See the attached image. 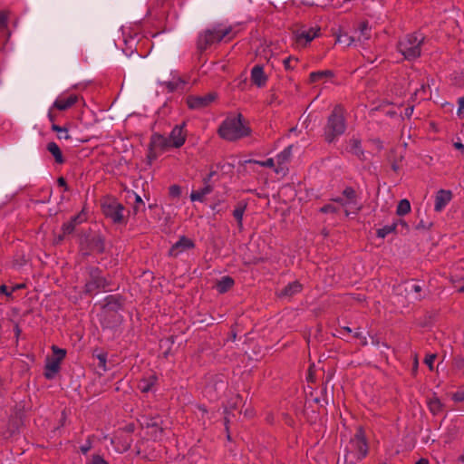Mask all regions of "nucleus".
Instances as JSON below:
<instances>
[{"label":"nucleus","mask_w":464,"mask_h":464,"mask_svg":"<svg viewBox=\"0 0 464 464\" xmlns=\"http://www.w3.org/2000/svg\"><path fill=\"white\" fill-rule=\"evenodd\" d=\"M195 246L194 242L186 237H181L178 242H176L169 249V256L176 257L181 253L192 249Z\"/></svg>","instance_id":"obj_10"},{"label":"nucleus","mask_w":464,"mask_h":464,"mask_svg":"<svg viewBox=\"0 0 464 464\" xmlns=\"http://www.w3.org/2000/svg\"><path fill=\"white\" fill-rule=\"evenodd\" d=\"M107 285L108 283L106 279L101 276V271L97 268H92L90 270V279L85 284V292L92 295L100 289L104 290Z\"/></svg>","instance_id":"obj_8"},{"label":"nucleus","mask_w":464,"mask_h":464,"mask_svg":"<svg viewBox=\"0 0 464 464\" xmlns=\"http://www.w3.org/2000/svg\"><path fill=\"white\" fill-rule=\"evenodd\" d=\"M454 147L464 152V145L460 142L454 143Z\"/></svg>","instance_id":"obj_54"},{"label":"nucleus","mask_w":464,"mask_h":464,"mask_svg":"<svg viewBox=\"0 0 464 464\" xmlns=\"http://www.w3.org/2000/svg\"><path fill=\"white\" fill-rule=\"evenodd\" d=\"M455 367L461 370L464 367V360L462 358H458L455 360Z\"/></svg>","instance_id":"obj_49"},{"label":"nucleus","mask_w":464,"mask_h":464,"mask_svg":"<svg viewBox=\"0 0 464 464\" xmlns=\"http://www.w3.org/2000/svg\"><path fill=\"white\" fill-rule=\"evenodd\" d=\"M83 218L82 215H78L72 218L69 222L63 226V235H69L73 232L76 224L82 222Z\"/></svg>","instance_id":"obj_24"},{"label":"nucleus","mask_w":464,"mask_h":464,"mask_svg":"<svg viewBox=\"0 0 464 464\" xmlns=\"http://www.w3.org/2000/svg\"><path fill=\"white\" fill-rule=\"evenodd\" d=\"M6 24V15L4 13L0 14V28H4Z\"/></svg>","instance_id":"obj_51"},{"label":"nucleus","mask_w":464,"mask_h":464,"mask_svg":"<svg viewBox=\"0 0 464 464\" xmlns=\"http://www.w3.org/2000/svg\"><path fill=\"white\" fill-rule=\"evenodd\" d=\"M319 29L309 28L301 29L295 33V39L297 44H307L314 40L318 34Z\"/></svg>","instance_id":"obj_15"},{"label":"nucleus","mask_w":464,"mask_h":464,"mask_svg":"<svg viewBox=\"0 0 464 464\" xmlns=\"http://www.w3.org/2000/svg\"><path fill=\"white\" fill-rule=\"evenodd\" d=\"M234 285V279L228 276H222L216 284L218 293L224 294Z\"/></svg>","instance_id":"obj_20"},{"label":"nucleus","mask_w":464,"mask_h":464,"mask_svg":"<svg viewBox=\"0 0 464 464\" xmlns=\"http://www.w3.org/2000/svg\"><path fill=\"white\" fill-rule=\"evenodd\" d=\"M415 464H429V460L427 459H420Z\"/></svg>","instance_id":"obj_57"},{"label":"nucleus","mask_w":464,"mask_h":464,"mask_svg":"<svg viewBox=\"0 0 464 464\" xmlns=\"http://www.w3.org/2000/svg\"><path fill=\"white\" fill-rule=\"evenodd\" d=\"M92 464H109L102 456L94 455L92 457Z\"/></svg>","instance_id":"obj_46"},{"label":"nucleus","mask_w":464,"mask_h":464,"mask_svg":"<svg viewBox=\"0 0 464 464\" xmlns=\"http://www.w3.org/2000/svg\"><path fill=\"white\" fill-rule=\"evenodd\" d=\"M204 187L198 190H194L190 194L191 201H204L205 197L210 194L213 190L212 186L209 183V178L204 179Z\"/></svg>","instance_id":"obj_16"},{"label":"nucleus","mask_w":464,"mask_h":464,"mask_svg":"<svg viewBox=\"0 0 464 464\" xmlns=\"http://www.w3.org/2000/svg\"><path fill=\"white\" fill-rule=\"evenodd\" d=\"M133 197H134V201H135L133 210L135 213H137L140 210H141V208L144 207V202H143L142 198H140V196H139L138 194L133 193Z\"/></svg>","instance_id":"obj_36"},{"label":"nucleus","mask_w":464,"mask_h":464,"mask_svg":"<svg viewBox=\"0 0 464 464\" xmlns=\"http://www.w3.org/2000/svg\"><path fill=\"white\" fill-rule=\"evenodd\" d=\"M348 449L358 459H362L366 456L368 446L362 429H359L354 437L350 440Z\"/></svg>","instance_id":"obj_6"},{"label":"nucleus","mask_w":464,"mask_h":464,"mask_svg":"<svg viewBox=\"0 0 464 464\" xmlns=\"http://www.w3.org/2000/svg\"><path fill=\"white\" fill-rule=\"evenodd\" d=\"M57 181H58L59 186L66 188V181L63 177H60Z\"/></svg>","instance_id":"obj_55"},{"label":"nucleus","mask_w":464,"mask_h":464,"mask_svg":"<svg viewBox=\"0 0 464 464\" xmlns=\"http://www.w3.org/2000/svg\"><path fill=\"white\" fill-rule=\"evenodd\" d=\"M93 246L92 248L97 250L98 252H102L103 250V243L101 237H94L92 239Z\"/></svg>","instance_id":"obj_41"},{"label":"nucleus","mask_w":464,"mask_h":464,"mask_svg":"<svg viewBox=\"0 0 464 464\" xmlns=\"http://www.w3.org/2000/svg\"><path fill=\"white\" fill-rule=\"evenodd\" d=\"M424 37L420 34H407L398 44L399 52L407 60H414L420 55V46Z\"/></svg>","instance_id":"obj_4"},{"label":"nucleus","mask_w":464,"mask_h":464,"mask_svg":"<svg viewBox=\"0 0 464 464\" xmlns=\"http://www.w3.org/2000/svg\"><path fill=\"white\" fill-rule=\"evenodd\" d=\"M98 359H99V362H100L99 366L102 367L105 370L106 355L105 354H99L98 355Z\"/></svg>","instance_id":"obj_48"},{"label":"nucleus","mask_w":464,"mask_h":464,"mask_svg":"<svg viewBox=\"0 0 464 464\" xmlns=\"http://www.w3.org/2000/svg\"><path fill=\"white\" fill-rule=\"evenodd\" d=\"M218 98L215 92L204 95H190L187 98V104L191 110H203L210 106Z\"/></svg>","instance_id":"obj_7"},{"label":"nucleus","mask_w":464,"mask_h":464,"mask_svg":"<svg viewBox=\"0 0 464 464\" xmlns=\"http://www.w3.org/2000/svg\"><path fill=\"white\" fill-rule=\"evenodd\" d=\"M0 292H1V293H3V294H5V295H7V296H11V295H12V292H8V290H7V286H6V285H2L0 286Z\"/></svg>","instance_id":"obj_52"},{"label":"nucleus","mask_w":464,"mask_h":464,"mask_svg":"<svg viewBox=\"0 0 464 464\" xmlns=\"http://www.w3.org/2000/svg\"><path fill=\"white\" fill-rule=\"evenodd\" d=\"M351 151L358 157H361L362 150L361 149V142L358 140H352L350 141Z\"/></svg>","instance_id":"obj_34"},{"label":"nucleus","mask_w":464,"mask_h":464,"mask_svg":"<svg viewBox=\"0 0 464 464\" xmlns=\"http://www.w3.org/2000/svg\"><path fill=\"white\" fill-rule=\"evenodd\" d=\"M102 210L107 218H110L113 222L120 223L123 220L124 208L121 204L116 201H110L102 205Z\"/></svg>","instance_id":"obj_9"},{"label":"nucleus","mask_w":464,"mask_h":464,"mask_svg":"<svg viewBox=\"0 0 464 464\" xmlns=\"http://www.w3.org/2000/svg\"><path fill=\"white\" fill-rule=\"evenodd\" d=\"M418 227H425V225L422 221L418 225Z\"/></svg>","instance_id":"obj_62"},{"label":"nucleus","mask_w":464,"mask_h":464,"mask_svg":"<svg viewBox=\"0 0 464 464\" xmlns=\"http://www.w3.org/2000/svg\"><path fill=\"white\" fill-rule=\"evenodd\" d=\"M149 427H158V422L156 420H151V422L147 424Z\"/></svg>","instance_id":"obj_58"},{"label":"nucleus","mask_w":464,"mask_h":464,"mask_svg":"<svg viewBox=\"0 0 464 464\" xmlns=\"http://www.w3.org/2000/svg\"><path fill=\"white\" fill-rule=\"evenodd\" d=\"M60 363H61V361H59V359H55L53 357H51V358L48 357L46 359V363H45L44 376L49 380L53 379L60 370Z\"/></svg>","instance_id":"obj_19"},{"label":"nucleus","mask_w":464,"mask_h":464,"mask_svg":"<svg viewBox=\"0 0 464 464\" xmlns=\"http://www.w3.org/2000/svg\"><path fill=\"white\" fill-rule=\"evenodd\" d=\"M343 333L350 334V333H352V330H351V328H349V327H343V328L340 331V334H341L342 335H344V334H343Z\"/></svg>","instance_id":"obj_56"},{"label":"nucleus","mask_w":464,"mask_h":464,"mask_svg":"<svg viewBox=\"0 0 464 464\" xmlns=\"http://www.w3.org/2000/svg\"><path fill=\"white\" fill-rule=\"evenodd\" d=\"M246 203L245 202H239L236 208L234 209L233 211V216L234 218H236V220L237 221V224H238V227L241 228L243 224H242V220H243V216L245 214V211H246Z\"/></svg>","instance_id":"obj_26"},{"label":"nucleus","mask_w":464,"mask_h":464,"mask_svg":"<svg viewBox=\"0 0 464 464\" xmlns=\"http://www.w3.org/2000/svg\"><path fill=\"white\" fill-rule=\"evenodd\" d=\"M354 337H356V338H360V337H361V333H360V332H356V333L354 334Z\"/></svg>","instance_id":"obj_61"},{"label":"nucleus","mask_w":464,"mask_h":464,"mask_svg":"<svg viewBox=\"0 0 464 464\" xmlns=\"http://www.w3.org/2000/svg\"><path fill=\"white\" fill-rule=\"evenodd\" d=\"M429 409L433 414H438L442 410V403L437 397H432L428 401Z\"/></svg>","instance_id":"obj_27"},{"label":"nucleus","mask_w":464,"mask_h":464,"mask_svg":"<svg viewBox=\"0 0 464 464\" xmlns=\"http://www.w3.org/2000/svg\"><path fill=\"white\" fill-rule=\"evenodd\" d=\"M320 211L323 213H335L338 211V208L333 204H328L321 208Z\"/></svg>","instance_id":"obj_42"},{"label":"nucleus","mask_w":464,"mask_h":464,"mask_svg":"<svg viewBox=\"0 0 464 464\" xmlns=\"http://www.w3.org/2000/svg\"><path fill=\"white\" fill-rule=\"evenodd\" d=\"M180 187L178 185H172L169 187V194L172 197H179L180 195Z\"/></svg>","instance_id":"obj_43"},{"label":"nucleus","mask_w":464,"mask_h":464,"mask_svg":"<svg viewBox=\"0 0 464 464\" xmlns=\"http://www.w3.org/2000/svg\"><path fill=\"white\" fill-rule=\"evenodd\" d=\"M91 448H92V443H91L90 440H88L86 441V443L81 447V451L85 454L91 450Z\"/></svg>","instance_id":"obj_47"},{"label":"nucleus","mask_w":464,"mask_h":464,"mask_svg":"<svg viewBox=\"0 0 464 464\" xmlns=\"http://www.w3.org/2000/svg\"><path fill=\"white\" fill-rule=\"evenodd\" d=\"M464 110V96L460 97L459 99V109H458V114L459 115L462 111Z\"/></svg>","instance_id":"obj_50"},{"label":"nucleus","mask_w":464,"mask_h":464,"mask_svg":"<svg viewBox=\"0 0 464 464\" xmlns=\"http://www.w3.org/2000/svg\"><path fill=\"white\" fill-rule=\"evenodd\" d=\"M53 354H54V357L55 359H59V361L62 362V360L64 358L65 354H66V352L65 350L63 349H60L56 346H53Z\"/></svg>","instance_id":"obj_39"},{"label":"nucleus","mask_w":464,"mask_h":464,"mask_svg":"<svg viewBox=\"0 0 464 464\" xmlns=\"http://www.w3.org/2000/svg\"><path fill=\"white\" fill-rule=\"evenodd\" d=\"M452 193L450 190L440 189L437 192L435 197L434 209L440 212L451 200Z\"/></svg>","instance_id":"obj_13"},{"label":"nucleus","mask_w":464,"mask_h":464,"mask_svg":"<svg viewBox=\"0 0 464 464\" xmlns=\"http://www.w3.org/2000/svg\"><path fill=\"white\" fill-rule=\"evenodd\" d=\"M219 136L228 141H234L250 134V129L244 124L241 114L227 117L219 126Z\"/></svg>","instance_id":"obj_2"},{"label":"nucleus","mask_w":464,"mask_h":464,"mask_svg":"<svg viewBox=\"0 0 464 464\" xmlns=\"http://www.w3.org/2000/svg\"><path fill=\"white\" fill-rule=\"evenodd\" d=\"M429 91H430V85L429 83H422L420 88V89H417L415 92H414V97L416 99H420V100H426L428 99V93H429Z\"/></svg>","instance_id":"obj_30"},{"label":"nucleus","mask_w":464,"mask_h":464,"mask_svg":"<svg viewBox=\"0 0 464 464\" xmlns=\"http://www.w3.org/2000/svg\"><path fill=\"white\" fill-rule=\"evenodd\" d=\"M182 83H183V82L180 79H179V80L173 81V82H165L163 84H165L170 92H173V91L177 90L179 88V86L181 85Z\"/></svg>","instance_id":"obj_38"},{"label":"nucleus","mask_w":464,"mask_h":464,"mask_svg":"<svg viewBox=\"0 0 464 464\" xmlns=\"http://www.w3.org/2000/svg\"><path fill=\"white\" fill-rule=\"evenodd\" d=\"M297 61H298V59L295 58V57H293V56H289V57L285 58L283 61V63H284V66H285V70H292L293 69L292 63H297Z\"/></svg>","instance_id":"obj_40"},{"label":"nucleus","mask_w":464,"mask_h":464,"mask_svg":"<svg viewBox=\"0 0 464 464\" xmlns=\"http://www.w3.org/2000/svg\"><path fill=\"white\" fill-rule=\"evenodd\" d=\"M412 112H413V107L412 106L411 107H408V108L405 109V115L407 117H411Z\"/></svg>","instance_id":"obj_53"},{"label":"nucleus","mask_w":464,"mask_h":464,"mask_svg":"<svg viewBox=\"0 0 464 464\" xmlns=\"http://www.w3.org/2000/svg\"><path fill=\"white\" fill-rule=\"evenodd\" d=\"M171 147L169 138H166L160 134H154L150 140V149L152 150H164Z\"/></svg>","instance_id":"obj_18"},{"label":"nucleus","mask_w":464,"mask_h":464,"mask_svg":"<svg viewBox=\"0 0 464 464\" xmlns=\"http://www.w3.org/2000/svg\"><path fill=\"white\" fill-rule=\"evenodd\" d=\"M250 79L253 84H255L258 88H263L264 86H266L268 77L264 72V67L262 65L257 64L252 68Z\"/></svg>","instance_id":"obj_11"},{"label":"nucleus","mask_w":464,"mask_h":464,"mask_svg":"<svg viewBox=\"0 0 464 464\" xmlns=\"http://www.w3.org/2000/svg\"><path fill=\"white\" fill-rule=\"evenodd\" d=\"M47 150L54 157L57 163L61 164L64 161L62 151L55 142H49L47 144Z\"/></svg>","instance_id":"obj_25"},{"label":"nucleus","mask_w":464,"mask_h":464,"mask_svg":"<svg viewBox=\"0 0 464 464\" xmlns=\"http://www.w3.org/2000/svg\"><path fill=\"white\" fill-rule=\"evenodd\" d=\"M422 288L418 284H411L406 287V291H408L409 294H414L413 298L415 300H421L422 296L420 295Z\"/></svg>","instance_id":"obj_32"},{"label":"nucleus","mask_w":464,"mask_h":464,"mask_svg":"<svg viewBox=\"0 0 464 464\" xmlns=\"http://www.w3.org/2000/svg\"><path fill=\"white\" fill-rule=\"evenodd\" d=\"M396 227H397V223L393 222L391 225H386L383 227L379 228L377 230V237H379L381 238H384L387 235H389V234L392 233L393 231H395Z\"/></svg>","instance_id":"obj_31"},{"label":"nucleus","mask_w":464,"mask_h":464,"mask_svg":"<svg viewBox=\"0 0 464 464\" xmlns=\"http://www.w3.org/2000/svg\"><path fill=\"white\" fill-rule=\"evenodd\" d=\"M246 162L248 163H254V164H257L259 166H262V167H267V168H273L275 166V160L270 158V159H267L265 161H261V160H247Z\"/></svg>","instance_id":"obj_35"},{"label":"nucleus","mask_w":464,"mask_h":464,"mask_svg":"<svg viewBox=\"0 0 464 464\" xmlns=\"http://www.w3.org/2000/svg\"><path fill=\"white\" fill-rule=\"evenodd\" d=\"M52 130L58 133V139L70 140L71 136L68 133V130L64 127H60L56 124L52 125Z\"/></svg>","instance_id":"obj_33"},{"label":"nucleus","mask_w":464,"mask_h":464,"mask_svg":"<svg viewBox=\"0 0 464 464\" xmlns=\"http://www.w3.org/2000/svg\"><path fill=\"white\" fill-rule=\"evenodd\" d=\"M307 379H308L309 382H314V377H313L311 372L309 373Z\"/></svg>","instance_id":"obj_60"},{"label":"nucleus","mask_w":464,"mask_h":464,"mask_svg":"<svg viewBox=\"0 0 464 464\" xmlns=\"http://www.w3.org/2000/svg\"><path fill=\"white\" fill-rule=\"evenodd\" d=\"M302 285L298 281H294L288 284L284 289L281 291V296L291 297L297 293L301 292Z\"/></svg>","instance_id":"obj_21"},{"label":"nucleus","mask_w":464,"mask_h":464,"mask_svg":"<svg viewBox=\"0 0 464 464\" xmlns=\"http://www.w3.org/2000/svg\"><path fill=\"white\" fill-rule=\"evenodd\" d=\"M357 40L360 42H364L370 39L371 37V28L367 22H362L360 24L358 29Z\"/></svg>","instance_id":"obj_23"},{"label":"nucleus","mask_w":464,"mask_h":464,"mask_svg":"<svg viewBox=\"0 0 464 464\" xmlns=\"http://www.w3.org/2000/svg\"><path fill=\"white\" fill-rule=\"evenodd\" d=\"M334 75L332 71H318L310 73V82H315L324 77H332Z\"/></svg>","instance_id":"obj_29"},{"label":"nucleus","mask_w":464,"mask_h":464,"mask_svg":"<svg viewBox=\"0 0 464 464\" xmlns=\"http://www.w3.org/2000/svg\"><path fill=\"white\" fill-rule=\"evenodd\" d=\"M23 287H24V285H15V286H14V287H13L12 292H14V290H16V289L23 288Z\"/></svg>","instance_id":"obj_59"},{"label":"nucleus","mask_w":464,"mask_h":464,"mask_svg":"<svg viewBox=\"0 0 464 464\" xmlns=\"http://www.w3.org/2000/svg\"><path fill=\"white\" fill-rule=\"evenodd\" d=\"M186 140V136L183 132V126L177 125L175 126L169 137V143L171 147L179 148L181 147Z\"/></svg>","instance_id":"obj_14"},{"label":"nucleus","mask_w":464,"mask_h":464,"mask_svg":"<svg viewBox=\"0 0 464 464\" xmlns=\"http://www.w3.org/2000/svg\"><path fill=\"white\" fill-rule=\"evenodd\" d=\"M336 41L340 44H343L349 46L354 41V38L352 36H349L347 34H341V35L337 36Z\"/></svg>","instance_id":"obj_37"},{"label":"nucleus","mask_w":464,"mask_h":464,"mask_svg":"<svg viewBox=\"0 0 464 464\" xmlns=\"http://www.w3.org/2000/svg\"><path fill=\"white\" fill-rule=\"evenodd\" d=\"M79 100L78 95L71 94L68 97H59L53 102V107L59 111H65L73 106Z\"/></svg>","instance_id":"obj_17"},{"label":"nucleus","mask_w":464,"mask_h":464,"mask_svg":"<svg viewBox=\"0 0 464 464\" xmlns=\"http://www.w3.org/2000/svg\"><path fill=\"white\" fill-rule=\"evenodd\" d=\"M232 26H224L221 24H215L200 32L197 40V49L202 53L211 45L221 42L224 38L232 39L235 36Z\"/></svg>","instance_id":"obj_1"},{"label":"nucleus","mask_w":464,"mask_h":464,"mask_svg":"<svg viewBox=\"0 0 464 464\" xmlns=\"http://www.w3.org/2000/svg\"><path fill=\"white\" fill-rule=\"evenodd\" d=\"M459 292L464 293V286H461V287L459 289Z\"/></svg>","instance_id":"obj_64"},{"label":"nucleus","mask_w":464,"mask_h":464,"mask_svg":"<svg viewBox=\"0 0 464 464\" xmlns=\"http://www.w3.org/2000/svg\"><path fill=\"white\" fill-rule=\"evenodd\" d=\"M334 201L345 208L346 216H348L350 212L356 213L361 209L357 195L352 188H346L343 192V197L335 198Z\"/></svg>","instance_id":"obj_5"},{"label":"nucleus","mask_w":464,"mask_h":464,"mask_svg":"<svg viewBox=\"0 0 464 464\" xmlns=\"http://www.w3.org/2000/svg\"><path fill=\"white\" fill-rule=\"evenodd\" d=\"M292 149L293 146L289 145L286 147L283 151H281L276 156V164L277 167L275 169V171L276 173H285V165L289 162L291 156H292Z\"/></svg>","instance_id":"obj_12"},{"label":"nucleus","mask_w":464,"mask_h":464,"mask_svg":"<svg viewBox=\"0 0 464 464\" xmlns=\"http://www.w3.org/2000/svg\"><path fill=\"white\" fill-rule=\"evenodd\" d=\"M49 119H50V121H54V118H53V116L51 113H49Z\"/></svg>","instance_id":"obj_63"},{"label":"nucleus","mask_w":464,"mask_h":464,"mask_svg":"<svg viewBox=\"0 0 464 464\" xmlns=\"http://www.w3.org/2000/svg\"><path fill=\"white\" fill-rule=\"evenodd\" d=\"M344 111L341 105H336L324 127V139L328 143H332L335 139L344 133L346 125L343 115Z\"/></svg>","instance_id":"obj_3"},{"label":"nucleus","mask_w":464,"mask_h":464,"mask_svg":"<svg viewBox=\"0 0 464 464\" xmlns=\"http://www.w3.org/2000/svg\"><path fill=\"white\" fill-rule=\"evenodd\" d=\"M411 211V204L408 199H401L398 203L396 214L398 216H404Z\"/></svg>","instance_id":"obj_28"},{"label":"nucleus","mask_w":464,"mask_h":464,"mask_svg":"<svg viewBox=\"0 0 464 464\" xmlns=\"http://www.w3.org/2000/svg\"><path fill=\"white\" fill-rule=\"evenodd\" d=\"M435 358H436V354H430V355H427L425 358L424 362L429 366L430 370L433 369L432 365H433Z\"/></svg>","instance_id":"obj_45"},{"label":"nucleus","mask_w":464,"mask_h":464,"mask_svg":"<svg viewBox=\"0 0 464 464\" xmlns=\"http://www.w3.org/2000/svg\"><path fill=\"white\" fill-rule=\"evenodd\" d=\"M156 382H157V377L154 375H151L148 378L140 380L138 387L141 392H148L152 389V387L154 386Z\"/></svg>","instance_id":"obj_22"},{"label":"nucleus","mask_w":464,"mask_h":464,"mask_svg":"<svg viewBox=\"0 0 464 464\" xmlns=\"http://www.w3.org/2000/svg\"><path fill=\"white\" fill-rule=\"evenodd\" d=\"M452 400L457 402L463 401H464V390L459 391V392L453 393Z\"/></svg>","instance_id":"obj_44"}]
</instances>
